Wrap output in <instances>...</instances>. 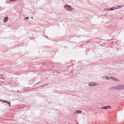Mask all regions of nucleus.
Listing matches in <instances>:
<instances>
[{"mask_svg":"<svg viewBox=\"0 0 124 124\" xmlns=\"http://www.w3.org/2000/svg\"><path fill=\"white\" fill-rule=\"evenodd\" d=\"M113 88L117 90L124 89V85H119L114 86Z\"/></svg>","mask_w":124,"mask_h":124,"instance_id":"nucleus-1","label":"nucleus"},{"mask_svg":"<svg viewBox=\"0 0 124 124\" xmlns=\"http://www.w3.org/2000/svg\"><path fill=\"white\" fill-rule=\"evenodd\" d=\"M63 7L67 10L69 11H72L73 10V8L71 6L67 5H64L63 6Z\"/></svg>","mask_w":124,"mask_h":124,"instance_id":"nucleus-2","label":"nucleus"},{"mask_svg":"<svg viewBox=\"0 0 124 124\" xmlns=\"http://www.w3.org/2000/svg\"><path fill=\"white\" fill-rule=\"evenodd\" d=\"M98 85V84H97L96 83L94 82H91L89 84V86L90 87Z\"/></svg>","mask_w":124,"mask_h":124,"instance_id":"nucleus-3","label":"nucleus"},{"mask_svg":"<svg viewBox=\"0 0 124 124\" xmlns=\"http://www.w3.org/2000/svg\"><path fill=\"white\" fill-rule=\"evenodd\" d=\"M109 108H111L110 106H106L104 107H101V108L102 109H107Z\"/></svg>","mask_w":124,"mask_h":124,"instance_id":"nucleus-4","label":"nucleus"},{"mask_svg":"<svg viewBox=\"0 0 124 124\" xmlns=\"http://www.w3.org/2000/svg\"><path fill=\"white\" fill-rule=\"evenodd\" d=\"M110 78L112 80L114 81L117 82H119V80L118 79L114 77H110Z\"/></svg>","mask_w":124,"mask_h":124,"instance_id":"nucleus-5","label":"nucleus"},{"mask_svg":"<svg viewBox=\"0 0 124 124\" xmlns=\"http://www.w3.org/2000/svg\"><path fill=\"white\" fill-rule=\"evenodd\" d=\"M82 111L80 110H76L75 112L74 113V114H81Z\"/></svg>","mask_w":124,"mask_h":124,"instance_id":"nucleus-6","label":"nucleus"},{"mask_svg":"<svg viewBox=\"0 0 124 124\" xmlns=\"http://www.w3.org/2000/svg\"><path fill=\"white\" fill-rule=\"evenodd\" d=\"M102 78H104L107 79H108L110 78H110H109V77L107 76H105L102 77Z\"/></svg>","mask_w":124,"mask_h":124,"instance_id":"nucleus-7","label":"nucleus"},{"mask_svg":"<svg viewBox=\"0 0 124 124\" xmlns=\"http://www.w3.org/2000/svg\"><path fill=\"white\" fill-rule=\"evenodd\" d=\"M118 8H117V7L116 8L115 7H113L110 8V9H111L110 10L111 11V10H114L115 9H118Z\"/></svg>","mask_w":124,"mask_h":124,"instance_id":"nucleus-8","label":"nucleus"},{"mask_svg":"<svg viewBox=\"0 0 124 124\" xmlns=\"http://www.w3.org/2000/svg\"><path fill=\"white\" fill-rule=\"evenodd\" d=\"M8 20V17H5L4 19V21L5 23H6Z\"/></svg>","mask_w":124,"mask_h":124,"instance_id":"nucleus-9","label":"nucleus"},{"mask_svg":"<svg viewBox=\"0 0 124 124\" xmlns=\"http://www.w3.org/2000/svg\"><path fill=\"white\" fill-rule=\"evenodd\" d=\"M6 103H7L8 104H9V106H10V102L9 101H7V102Z\"/></svg>","mask_w":124,"mask_h":124,"instance_id":"nucleus-10","label":"nucleus"},{"mask_svg":"<svg viewBox=\"0 0 124 124\" xmlns=\"http://www.w3.org/2000/svg\"><path fill=\"white\" fill-rule=\"evenodd\" d=\"M123 7V6H118V7H117V8H120L122 7Z\"/></svg>","mask_w":124,"mask_h":124,"instance_id":"nucleus-11","label":"nucleus"},{"mask_svg":"<svg viewBox=\"0 0 124 124\" xmlns=\"http://www.w3.org/2000/svg\"><path fill=\"white\" fill-rule=\"evenodd\" d=\"M110 9H110V8H107L106 10V11H111L110 10Z\"/></svg>","mask_w":124,"mask_h":124,"instance_id":"nucleus-12","label":"nucleus"},{"mask_svg":"<svg viewBox=\"0 0 124 124\" xmlns=\"http://www.w3.org/2000/svg\"><path fill=\"white\" fill-rule=\"evenodd\" d=\"M29 19V17H26L25 18H24V20H26V19Z\"/></svg>","mask_w":124,"mask_h":124,"instance_id":"nucleus-13","label":"nucleus"},{"mask_svg":"<svg viewBox=\"0 0 124 124\" xmlns=\"http://www.w3.org/2000/svg\"><path fill=\"white\" fill-rule=\"evenodd\" d=\"M5 100H3L2 101V102H4L5 101Z\"/></svg>","mask_w":124,"mask_h":124,"instance_id":"nucleus-14","label":"nucleus"},{"mask_svg":"<svg viewBox=\"0 0 124 124\" xmlns=\"http://www.w3.org/2000/svg\"><path fill=\"white\" fill-rule=\"evenodd\" d=\"M7 101H5L4 102L6 103H7Z\"/></svg>","mask_w":124,"mask_h":124,"instance_id":"nucleus-15","label":"nucleus"},{"mask_svg":"<svg viewBox=\"0 0 124 124\" xmlns=\"http://www.w3.org/2000/svg\"><path fill=\"white\" fill-rule=\"evenodd\" d=\"M3 100H0V101H2Z\"/></svg>","mask_w":124,"mask_h":124,"instance_id":"nucleus-16","label":"nucleus"},{"mask_svg":"<svg viewBox=\"0 0 124 124\" xmlns=\"http://www.w3.org/2000/svg\"><path fill=\"white\" fill-rule=\"evenodd\" d=\"M47 85V84H46V85Z\"/></svg>","mask_w":124,"mask_h":124,"instance_id":"nucleus-17","label":"nucleus"}]
</instances>
